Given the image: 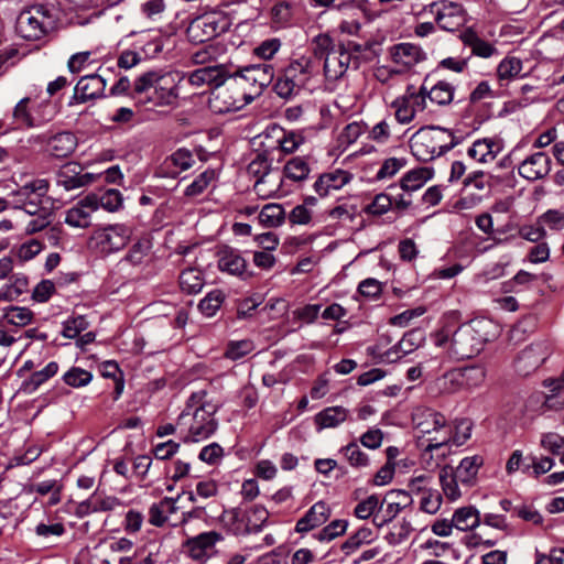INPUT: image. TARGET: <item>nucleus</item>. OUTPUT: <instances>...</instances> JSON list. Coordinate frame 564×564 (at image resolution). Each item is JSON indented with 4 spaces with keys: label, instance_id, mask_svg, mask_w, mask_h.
I'll use <instances>...</instances> for the list:
<instances>
[{
    "label": "nucleus",
    "instance_id": "ea45409f",
    "mask_svg": "<svg viewBox=\"0 0 564 564\" xmlns=\"http://www.w3.org/2000/svg\"><path fill=\"white\" fill-rule=\"evenodd\" d=\"M194 164V158L191 151L185 148L178 149L169 158L165 159L163 165L166 169L175 167V171L169 172L172 177H175L178 173L188 170Z\"/></svg>",
    "mask_w": 564,
    "mask_h": 564
},
{
    "label": "nucleus",
    "instance_id": "338daca9",
    "mask_svg": "<svg viewBox=\"0 0 564 564\" xmlns=\"http://www.w3.org/2000/svg\"><path fill=\"white\" fill-rule=\"evenodd\" d=\"M312 51L315 57L326 61L327 55L334 52L332 37L327 34H318L313 40Z\"/></svg>",
    "mask_w": 564,
    "mask_h": 564
},
{
    "label": "nucleus",
    "instance_id": "e2e57ef3",
    "mask_svg": "<svg viewBox=\"0 0 564 564\" xmlns=\"http://www.w3.org/2000/svg\"><path fill=\"white\" fill-rule=\"evenodd\" d=\"M392 107L395 110V118L399 123L410 122L416 113L414 108L411 106L409 98L405 96V94L403 96L397 98L392 102Z\"/></svg>",
    "mask_w": 564,
    "mask_h": 564
},
{
    "label": "nucleus",
    "instance_id": "f8f14e48",
    "mask_svg": "<svg viewBox=\"0 0 564 564\" xmlns=\"http://www.w3.org/2000/svg\"><path fill=\"white\" fill-rule=\"evenodd\" d=\"M83 166L76 162H67L61 166L56 174V183L65 191H74L93 184L97 181L95 173H84Z\"/></svg>",
    "mask_w": 564,
    "mask_h": 564
},
{
    "label": "nucleus",
    "instance_id": "774afa93",
    "mask_svg": "<svg viewBox=\"0 0 564 564\" xmlns=\"http://www.w3.org/2000/svg\"><path fill=\"white\" fill-rule=\"evenodd\" d=\"M541 446L553 455H564V437L550 432L541 436Z\"/></svg>",
    "mask_w": 564,
    "mask_h": 564
},
{
    "label": "nucleus",
    "instance_id": "0e129e2a",
    "mask_svg": "<svg viewBox=\"0 0 564 564\" xmlns=\"http://www.w3.org/2000/svg\"><path fill=\"white\" fill-rule=\"evenodd\" d=\"M422 499L420 503V510L423 512L434 514L436 513L442 506V495L438 490L427 489L422 492Z\"/></svg>",
    "mask_w": 564,
    "mask_h": 564
},
{
    "label": "nucleus",
    "instance_id": "c03bdc74",
    "mask_svg": "<svg viewBox=\"0 0 564 564\" xmlns=\"http://www.w3.org/2000/svg\"><path fill=\"white\" fill-rule=\"evenodd\" d=\"M93 378L94 376L90 371L76 366L70 367L62 376V380L66 386L76 389L88 386Z\"/></svg>",
    "mask_w": 564,
    "mask_h": 564
},
{
    "label": "nucleus",
    "instance_id": "09e8293b",
    "mask_svg": "<svg viewBox=\"0 0 564 564\" xmlns=\"http://www.w3.org/2000/svg\"><path fill=\"white\" fill-rule=\"evenodd\" d=\"M283 173L288 178L300 182L308 176L310 167L305 159L296 156L286 162Z\"/></svg>",
    "mask_w": 564,
    "mask_h": 564
},
{
    "label": "nucleus",
    "instance_id": "58836bf2",
    "mask_svg": "<svg viewBox=\"0 0 564 564\" xmlns=\"http://www.w3.org/2000/svg\"><path fill=\"white\" fill-rule=\"evenodd\" d=\"M180 288L187 294L200 292L205 280L203 273L196 268H186L180 274Z\"/></svg>",
    "mask_w": 564,
    "mask_h": 564
},
{
    "label": "nucleus",
    "instance_id": "423d86ee",
    "mask_svg": "<svg viewBox=\"0 0 564 564\" xmlns=\"http://www.w3.org/2000/svg\"><path fill=\"white\" fill-rule=\"evenodd\" d=\"M50 184L44 178L33 180L18 191L11 193L14 208L22 209L29 215H35L47 209L43 207V199L46 197Z\"/></svg>",
    "mask_w": 564,
    "mask_h": 564
},
{
    "label": "nucleus",
    "instance_id": "8fccbe9b",
    "mask_svg": "<svg viewBox=\"0 0 564 564\" xmlns=\"http://www.w3.org/2000/svg\"><path fill=\"white\" fill-rule=\"evenodd\" d=\"M340 453L352 467L360 468L369 465L368 455L360 449L356 442H350L346 446H343Z\"/></svg>",
    "mask_w": 564,
    "mask_h": 564
},
{
    "label": "nucleus",
    "instance_id": "f704fd0d",
    "mask_svg": "<svg viewBox=\"0 0 564 564\" xmlns=\"http://www.w3.org/2000/svg\"><path fill=\"white\" fill-rule=\"evenodd\" d=\"M189 36L197 41V43H204L219 34L217 23L210 18H200L194 21L188 28Z\"/></svg>",
    "mask_w": 564,
    "mask_h": 564
},
{
    "label": "nucleus",
    "instance_id": "7ed1b4c3",
    "mask_svg": "<svg viewBox=\"0 0 564 564\" xmlns=\"http://www.w3.org/2000/svg\"><path fill=\"white\" fill-rule=\"evenodd\" d=\"M273 66L268 63L250 64L229 73L228 89L236 93L232 106L240 108L252 102L273 82Z\"/></svg>",
    "mask_w": 564,
    "mask_h": 564
},
{
    "label": "nucleus",
    "instance_id": "6e6552de",
    "mask_svg": "<svg viewBox=\"0 0 564 564\" xmlns=\"http://www.w3.org/2000/svg\"><path fill=\"white\" fill-rule=\"evenodd\" d=\"M132 236V229L124 224L109 225L95 231L93 240L102 253L109 254L122 250Z\"/></svg>",
    "mask_w": 564,
    "mask_h": 564
},
{
    "label": "nucleus",
    "instance_id": "4468645a",
    "mask_svg": "<svg viewBox=\"0 0 564 564\" xmlns=\"http://www.w3.org/2000/svg\"><path fill=\"white\" fill-rule=\"evenodd\" d=\"M473 424L469 420L463 419L456 422L454 430L451 427L445 429L444 437L442 440L431 438L430 443L425 447V452H433L444 445L454 444L456 446H460L466 443V441L471 435Z\"/></svg>",
    "mask_w": 564,
    "mask_h": 564
},
{
    "label": "nucleus",
    "instance_id": "de8ad7c7",
    "mask_svg": "<svg viewBox=\"0 0 564 564\" xmlns=\"http://www.w3.org/2000/svg\"><path fill=\"white\" fill-rule=\"evenodd\" d=\"M459 481L453 468L445 466L440 471V482L445 496L449 500H456L460 496L457 482Z\"/></svg>",
    "mask_w": 564,
    "mask_h": 564
},
{
    "label": "nucleus",
    "instance_id": "39448f33",
    "mask_svg": "<svg viewBox=\"0 0 564 564\" xmlns=\"http://www.w3.org/2000/svg\"><path fill=\"white\" fill-rule=\"evenodd\" d=\"M54 19L44 6H34L22 11L17 19L18 33L28 41L42 39L54 28Z\"/></svg>",
    "mask_w": 564,
    "mask_h": 564
},
{
    "label": "nucleus",
    "instance_id": "f257e3e1",
    "mask_svg": "<svg viewBox=\"0 0 564 564\" xmlns=\"http://www.w3.org/2000/svg\"><path fill=\"white\" fill-rule=\"evenodd\" d=\"M206 391L193 392L178 415V433L184 443H197L212 436L218 422L217 405L206 401Z\"/></svg>",
    "mask_w": 564,
    "mask_h": 564
},
{
    "label": "nucleus",
    "instance_id": "1a4fd4ad",
    "mask_svg": "<svg viewBox=\"0 0 564 564\" xmlns=\"http://www.w3.org/2000/svg\"><path fill=\"white\" fill-rule=\"evenodd\" d=\"M30 98H22L13 109V119L21 127L36 128L51 121L55 109L50 102H42L34 109H29Z\"/></svg>",
    "mask_w": 564,
    "mask_h": 564
},
{
    "label": "nucleus",
    "instance_id": "0eeeda50",
    "mask_svg": "<svg viewBox=\"0 0 564 564\" xmlns=\"http://www.w3.org/2000/svg\"><path fill=\"white\" fill-rule=\"evenodd\" d=\"M429 9L434 14L438 28L446 32H456L467 22V13L458 2L445 0L432 2Z\"/></svg>",
    "mask_w": 564,
    "mask_h": 564
},
{
    "label": "nucleus",
    "instance_id": "393cba45",
    "mask_svg": "<svg viewBox=\"0 0 564 564\" xmlns=\"http://www.w3.org/2000/svg\"><path fill=\"white\" fill-rule=\"evenodd\" d=\"M486 375L485 366L477 364L455 369L448 372L446 377H448L452 382H456L468 388H476L485 381Z\"/></svg>",
    "mask_w": 564,
    "mask_h": 564
},
{
    "label": "nucleus",
    "instance_id": "4be33fe9",
    "mask_svg": "<svg viewBox=\"0 0 564 564\" xmlns=\"http://www.w3.org/2000/svg\"><path fill=\"white\" fill-rule=\"evenodd\" d=\"M352 180V174L336 169L332 172L323 173L315 181L313 187L321 197H325L329 194L330 191L340 189L346 184H348Z\"/></svg>",
    "mask_w": 564,
    "mask_h": 564
},
{
    "label": "nucleus",
    "instance_id": "cd10ccee",
    "mask_svg": "<svg viewBox=\"0 0 564 564\" xmlns=\"http://www.w3.org/2000/svg\"><path fill=\"white\" fill-rule=\"evenodd\" d=\"M218 268L231 275L242 276L246 273L247 261L238 250L225 247L219 252Z\"/></svg>",
    "mask_w": 564,
    "mask_h": 564
},
{
    "label": "nucleus",
    "instance_id": "6e6d98bb",
    "mask_svg": "<svg viewBox=\"0 0 564 564\" xmlns=\"http://www.w3.org/2000/svg\"><path fill=\"white\" fill-rule=\"evenodd\" d=\"M464 193L465 194L462 197L447 205L448 212L459 213L463 210L473 209L476 206H478L484 199V195L481 194L468 191Z\"/></svg>",
    "mask_w": 564,
    "mask_h": 564
},
{
    "label": "nucleus",
    "instance_id": "bb28decb",
    "mask_svg": "<svg viewBox=\"0 0 564 564\" xmlns=\"http://www.w3.org/2000/svg\"><path fill=\"white\" fill-rule=\"evenodd\" d=\"M59 366L56 361H50L43 369L32 372L23 379L19 391L24 394H33L37 389L58 372Z\"/></svg>",
    "mask_w": 564,
    "mask_h": 564
},
{
    "label": "nucleus",
    "instance_id": "c85d7f7f",
    "mask_svg": "<svg viewBox=\"0 0 564 564\" xmlns=\"http://www.w3.org/2000/svg\"><path fill=\"white\" fill-rule=\"evenodd\" d=\"M413 421L415 422L416 429L420 430L421 433L429 434L433 431H440L446 429V420L445 416L435 412L431 409H425L422 411H417L413 415Z\"/></svg>",
    "mask_w": 564,
    "mask_h": 564
},
{
    "label": "nucleus",
    "instance_id": "864d4df0",
    "mask_svg": "<svg viewBox=\"0 0 564 564\" xmlns=\"http://www.w3.org/2000/svg\"><path fill=\"white\" fill-rule=\"evenodd\" d=\"M3 317L14 326H25L31 323L33 312L28 307L9 306L4 308Z\"/></svg>",
    "mask_w": 564,
    "mask_h": 564
},
{
    "label": "nucleus",
    "instance_id": "20e7f679",
    "mask_svg": "<svg viewBox=\"0 0 564 564\" xmlns=\"http://www.w3.org/2000/svg\"><path fill=\"white\" fill-rule=\"evenodd\" d=\"M178 75L162 69L141 74L133 83V94L143 95V104L152 106H171L177 99Z\"/></svg>",
    "mask_w": 564,
    "mask_h": 564
},
{
    "label": "nucleus",
    "instance_id": "a878e982",
    "mask_svg": "<svg viewBox=\"0 0 564 564\" xmlns=\"http://www.w3.org/2000/svg\"><path fill=\"white\" fill-rule=\"evenodd\" d=\"M350 63V54L343 47L334 50L324 61V74L327 79L336 80L340 78L347 70Z\"/></svg>",
    "mask_w": 564,
    "mask_h": 564
},
{
    "label": "nucleus",
    "instance_id": "9b49d317",
    "mask_svg": "<svg viewBox=\"0 0 564 564\" xmlns=\"http://www.w3.org/2000/svg\"><path fill=\"white\" fill-rule=\"evenodd\" d=\"M552 352L547 341H536L527 346L514 361L516 371L523 377L534 372Z\"/></svg>",
    "mask_w": 564,
    "mask_h": 564
},
{
    "label": "nucleus",
    "instance_id": "6ab92c4d",
    "mask_svg": "<svg viewBox=\"0 0 564 564\" xmlns=\"http://www.w3.org/2000/svg\"><path fill=\"white\" fill-rule=\"evenodd\" d=\"M458 39L465 46L470 48L473 56L490 58L499 54L498 48L492 43L481 39L471 26L462 31Z\"/></svg>",
    "mask_w": 564,
    "mask_h": 564
},
{
    "label": "nucleus",
    "instance_id": "2f4dec72",
    "mask_svg": "<svg viewBox=\"0 0 564 564\" xmlns=\"http://www.w3.org/2000/svg\"><path fill=\"white\" fill-rule=\"evenodd\" d=\"M246 535L259 533L267 525L269 511L262 505H253L243 511Z\"/></svg>",
    "mask_w": 564,
    "mask_h": 564
},
{
    "label": "nucleus",
    "instance_id": "f03ea898",
    "mask_svg": "<svg viewBox=\"0 0 564 564\" xmlns=\"http://www.w3.org/2000/svg\"><path fill=\"white\" fill-rule=\"evenodd\" d=\"M492 323L486 318H474L462 324L451 336L442 330L436 338L437 345L442 346L451 341L449 350L457 359H468L479 354L484 345L492 336L490 329Z\"/></svg>",
    "mask_w": 564,
    "mask_h": 564
},
{
    "label": "nucleus",
    "instance_id": "412c9836",
    "mask_svg": "<svg viewBox=\"0 0 564 564\" xmlns=\"http://www.w3.org/2000/svg\"><path fill=\"white\" fill-rule=\"evenodd\" d=\"M330 516V509L324 501L314 503L306 513L297 520L295 531L299 533H307L315 528L324 524Z\"/></svg>",
    "mask_w": 564,
    "mask_h": 564
},
{
    "label": "nucleus",
    "instance_id": "dca6fc26",
    "mask_svg": "<svg viewBox=\"0 0 564 564\" xmlns=\"http://www.w3.org/2000/svg\"><path fill=\"white\" fill-rule=\"evenodd\" d=\"M94 212H96L95 196L87 195L66 212L65 223L75 228H88Z\"/></svg>",
    "mask_w": 564,
    "mask_h": 564
},
{
    "label": "nucleus",
    "instance_id": "72a5a7b5",
    "mask_svg": "<svg viewBox=\"0 0 564 564\" xmlns=\"http://www.w3.org/2000/svg\"><path fill=\"white\" fill-rule=\"evenodd\" d=\"M412 154L417 161L430 162L452 150L457 143H445L436 147L435 143H409Z\"/></svg>",
    "mask_w": 564,
    "mask_h": 564
},
{
    "label": "nucleus",
    "instance_id": "c9c22d12",
    "mask_svg": "<svg viewBox=\"0 0 564 564\" xmlns=\"http://www.w3.org/2000/svg\"><path fill=\"white\" fill-rule=\"evenodd\" d=\"M452 519L455 528L460 531L473 530L481 522L479 511L473 506L457 509Z\"/></svg>",
    "mask_w": 564,
    "mask_h": 564
},
{
    "label": "nucleus",
    "instance_id": "f3484780",
    "mask_svg": "<svg viewBox=\"0 0 564 564\" xmlns=\"http://www.w3.org/2000/svg\"><path fill=\"white\" fill-rule=\"evenodd\" d=\"M282 73L299 91L302 88L308 87L314 74L313 63L308 57L302 56L291 62Z\"/></svg>",
    "mask_w": 564,
    "mask_h": 564
},
{
    "label": "nucleus",
    "instance_id": "5701e85b",
    "mask_svg": "<svg viewBox=\"0 0 564 564\" xmlns=\"http://www.w3.org/2000/svg\"><path fill=\"white\" fill-rule=\"evenodd\" d=\"M391 57L395 64L410 68L426 58L425 52L412 43H399L391 47Z\"/></svg>",
    "mask_w": 564,
    "mask_h": 564
},
{
    "label": "nucleus",
    "instance_id": "2eb2a0df",
    "mask_svg": "<svg viewBox=\"0 0 564 564\" xmlns=\"http://www.w3.org/2000/svg\"><path fill=\"white\" fill-rule=\"evenodd\" d=\"M229 72L225 65L205 66L195 69L188 75V82L193 86L200 87L203 85L214 86L218 88L223 85L228 87Z\"/></svg>",
    "mask_w": 564,
    "mask_h": 564
},
{
    "label": "nucleus",
    "instance_id": "e433bc0d",
    "mask_svg": "<svg viewBox=\"0 0 564 564\" xmlns=\"http://www.w3.org/2000/svg\"><path fill=\"white\" fill-rule=\"evenodd\" d=\"M224 528L234 535H246L243 511L240 508L225 509L220 516Z\"/></svg>",
    "mask_w": 564,
    "mask_h": 564
},
{
    "label": "nucleus",
    "instance_id": "4d7b16f0",
    "mask_svg": "<svg viewBox=\"0 0 564 564\" xmlns=\"http://www.w3.org/2000/svg\"><path fill=\"white\" fill-rule=\"evenodd\" d=\"M522 70V62L514 56L503 58L497 67V76L500 80L511 79Z\"/></svg>",
    "mask_w": 564,
    "mask_h": 564
},
{
    "label": "nucleus",
    "instance_id": "5fc2aeb1",
    "mask_svg": "<svg viewBox=\"0 0 564 564\" xmlns=\"http://www.w3.org/2000/svg\"><path fill=\"white\" fill-rule=\"evenodd\" d=\"M88 326L89 323L84 315L70 316L63 322L62 335L65 338L74 339L77 338L82 332L86 330Z\"/></svg>",
    "mask_w": 564,
    "mask_h": 564
},
{
    "label": "nucleus",
    "instance_id": "473e14b6",
    "mask_svg": "<svg viewBox=\"0 0 564 564\" xmlns=\"http://www.w3.org/2000/svg\"><path fill=\"white\" fill-rule=\"evenodd\" d=\"M484 464V458L480 455L465 457L460 460L459 465L454 470L456 478L459 482L470 485L476 479L479 468Z\"/></svg>",
    "mask_w": 564,
    "mask_h": 564
},
{
    "label": "nucleus",
    "instance_id": "49530a36",
    "mask_svg": "<svg viewBox=\"0 0 564 564\" xmlns=\"http://www.w3.org/2000/svg\"><path fill=\"white\" fill-rule=\"evenodd\" d=\"M225 301V293L221 290H213L198 303V310L206 317L214 316Z\"/></svg>",
    "mask_w": 564,
    "mask_h": 564
},
{
    "label": "nucleus",
    "instance_id": "79ce46f5",
    "mask_svg": "<svg viewBox=\"0 0 564 564\" xmlns=\"http://www.w3.org/2000/svg\"><path fill=\"white\" fill-rule=\"evenodd\" d=\"M464 188L463 192H467L469 189H476L477 194H481L485 197H488L491 192L490 177L486 175L482 171H476L470 173L463 182Z\"/></svg>",
    "mask_w": 564,
    "mask_h": 564
},
{
    "label": "nucleus",
    "instance_id": "603ef678",
    "mask_svg": "<svg viewBox=\"0 0 564 564\" xmlns=\"http://www.w3.org/2000/svg\"><path fill=\"white\" fill-rule=\"evenodd\" d=\"M502 150V143H473L467 153L470 158H476V151H480L479 162L492 161Z\"/></svg>",
    "mask_w": 564,
    "mask_h": 564
},
{
    "label": "nucleus",
    "instance_id": "9d476101",
    "mask_svg": "<svg viewBox=\"0 0 564 564\" xmlns=\"http://www.w3.org/2000/svg\"><path fill=\"white\" fill-rule=\"evenodd\" d=\"M291 144V147H285V143H278L270 150H256V158L248 164V173L257 178L273 177L271 164L275 159L274 154L278 153L276 160L280 161L285 153L294 152L301 143Z\"/></svg>",
    "mask_w": 564,
    "mask_h": 564
},
{
    "label": "nucleus",
    "instance_id": "c756f323",
    "mask_svg": "<svg viewBox=\"0 0 564 564\" xmlns=\"http://www.w3.org/2000/svg\"><path fill=\"white\" fill-rule=\"evenodd\" d=\"M434 176L432 167H416L406 172L400 180V188L403 192H416Z\"/></svg>",
    "mask_w": 564,
    "mask_h": 564
},
{
    "label": "nucleus",
    "instance_id": "680f3d73",
    "mask_svg": "<svg viewBox=\"0 0 564 564\" xmlns=\"http://www.w3.org/2000/svg\"><path fill=\"white\" fill-rule=\"evenodd\" d=\"M273 177H267V178H257V181L253 184V191L256 194L265 199L273 196L281 186V177L278 176L274 181Z\"/></svg>",
    "mask_w": 564,
    "mask_h": 564
},
{
    "label": "nucleus",
    "instance_id": "37998d69",
    "mask_svg": "<svg viewBox=\"0 0 564 564\" xmlns=\"http://www.w3.org/2000/svg\"><path fill=\"white\" fill-rule=\"evenodd\" d=\"M373 540V532L368 527H361L355 534L350 535L343 544L341 551L349 556L364 544H369Z\"/></svg>",
    "mask_w": 564,
    "mask_h": 564
},
{
    "label": "nucleus",
    "instance_id": "69168bd1",
    "mask_svg": "<svg viewBox=\"0 0 564 564\" xmlns=\"http://www.w3.org/2000/svg\"><path fill=\"white\" fill-rule=\"evenodd\" d=\"M347 527V520H334L318 532L317 539L321 542H329L337 536L343 535L346 532Z\"/></svg>",
    "mask_w": 564,
    "mask_h": 564
},
{
    "label": "nucleus",
    "instance_id": "7c9ffc66",
    "mask_svg": "<svg viewBox=\"0 0 564 564\" xmlns=\"http://www.w3.org/2000/svg\"><path fill=\"white\" fill-rule=\"evenodd\" d=\"M382 501L383 505L387 503L384 511L389 519H394L402 510L413 503L410 494L402 489L389 490Z\"/></svg>",
    "mask_w": 564,
    "mask_h": 564
},
{
    "label": "nucleus",
    "instance_id": "a211bd4d",
    "mask_svg": "<svg viewBox=\"0 0 564 564\" xmlns=\"http://www.w3.org/2000/svg\"><path fill=\"white\" fill-rule=\"evenodd\" d=\"M223 539L224 538L219 532H203L196 536L187 539L184 543V547L192 558L196 561H204L207 557L208 552Z\"/></svg>",
    "mask_w": 564,
    "mask_h": 564
},
{
    "label": "nucleus",
    "instance_id": "a18cd8bd",
    "mask_svg": "<svg viewBox=\"0 0 564 564\" xmlns=\"http://www.w3.org/2000/svg\"><path fill=\"white\" fill-rule=\"evenodd\" d=\"M455 86L446 80H438L432 85L431 102L447 106L454 99Z\"/></svg>",
    "mask_w": 564,
    "mask_h": 564
},
{
    "label": "nucleus",
    "instance_id": "b1692460",
    "mask_svg": "<svg viewBox=\"0 0 564 564\" xmlns=\"http://www.w3.org/2000/svg\"><path fill=\"white\" fill-rule=\"evenodd\" d=\"M349 410L341 405L325 408L314 416L316 431L338 427L349 419Z\"/></svg>",
    "mask_w": 564,
    "mask_h": 564
},
{
    "label": "nucleus",
    "instance_id": "ddd939ff",
    "mask_svg": "<svg viewBox=\"0 0 564 564\" xmlns=\"http://www.w3.org/2000/svg\"><path fill=\"white\" fill-rule=\"evenodd\" d=\"M106 88V79L98 74H91L82 77L75 86V91L69 105L84 104L90 99L98 98L104 95Z\"/></svg>",
    "mask_w": 564,
    "mask_h": 564
},
{
    "label": "nucleus",
    "instance_id": "bf43d9fd",
    "mask_svg": "<svg viewBox=\"0 0 564 564\" xmlns=\"http://www.w3.org/2000/svg\"><path fill=\"white\" fill-rule=\"evenodd\" d=\"M253 349L254 344L250 339L229 341L226 347L225 357L230 360H239L249 355Z\"/></svg>",
    "mask_w": 564,
    "mask_h": 564
},
{
    "label": "nucleus",
    "instance_id": "052dcab7",
    "mask_svg": "<svg viewBox=\"0 0 564 564\" xmlns=\"http://www.w3.org/2000/svg\"><path fill=\"white\" fill-rule=\"evenodd\" d=\"M408 161L404 158H389L386 159L376 174V180L381 181L386 178H391L394 176L401 169L406 165Z\"/></svg>",
    "mask_w": 564,
    "mask_h": 564
},
{
    "label": "nucleus",
    "instance_id": "aec40b11",
    "mask_svg": "<svg viewBox=\"0 0 564 564\" xmlns=\"http://www.w3.org/2000/svg\"><path fill=\"white\" fill-rule=\"evenodd\" d=\"M551 159L543 152H536L521 162L519 174L530 181L546 176L550 172Z\"/></svg>",
    "mask_w": 564,
    "mask_h": 564
},
{
    "label": "nucleus",
    "instance_id": "4c0bfd02",
    "mask_svg": "<svg viewBox=\"0 0 564 564\" xmlns=\"http://www.w3.org/2000/svg\"><path fill=\"white\" fill-rule=\"evenodd\" d=\"M96 199V210L101 207L109 213H116L123 207V197L120 191L108 188L100 193H90Z\"/></svg>",
    "mask_w": 564,
    "mask_h": 564
},
{
    "label": "nucleus",
    "instance_id": "3c124183",
    "mask_svg": "<svg viewBox=\"0 0 564 564\" xmlns=\"http://www.w3.org/2000/svg\"><path fill=\"white\" fill-rule=\"evenodd\" d=\"M382 508L383 501H380L377 495H371L355 507L354 513L357 518L366 520L373 516L376 511H381Z\"/></svg>",
    "mask_w": 564,
    "mask_h": 564
},
{
    "label": "nucleus",
    "instance_id": "a19ab883",
    "mask_svg": "<svg viewBox=\"0 0 564 564\" xmlns=\"http://www.w3.org/2000/svg\"><path fill=\"white\" fill-rule=\"evenodd\" d=\"M258 218L263 227L275 228L284 223L285 212L282 205L270 203L263 206Z\"/></svg>",
    "mask_w": 564,
    "mask_h": 564
},
{
    "label": "nucleus",
    "instance_id": "13d9d810",
    "mask_svg": "<svg viewBox=\"0 0 564 564\" xmlns=\"http://www.w3.org/2000/svg\"><path fill=\"white\" fill-rule=\"evenodd\" d=\"M392 208V195L380 193L375 196L372 202L368 204L364 212L367 215L382 216Z\"/></svg>",
    "mask_w": 564,
    "mask_h": 564
}]
</instances>
